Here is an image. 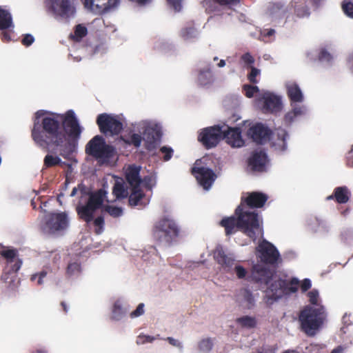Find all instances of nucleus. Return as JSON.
I'll use <instances>...</instances> for the list:
<instances>
[{"mask_svg":"<svg viewBox=\"0 0 353 353\" xmlns=\"http://www.w3.org/2000/svg\"><path fill=\"white\" fill-rule=\"evenodd\" d=\"M61 121L68 137L73 141H77L82 128L72 110L67 111L65 114L46 117L42 119L41 125L34 122L31 136L36 144L48 152L50 146L61 148L60 155L67 159L74 151L75 145L68 141L63 145L65 134L61 130Z\"/></svg>","mask_w":353,"mask_h":353,"instance_id":"nucleus-1","label":"nucleus"},{"mask_svg":"<svg viewBox=\"0 0 353 353\" xmlns=\"http://www.w3.org/2000/svg\"><path fill=\"white\" fill-rule=\"evenodd\" d=\"M78 190L81 196V201L76 208L77 213L80 219L86 223H90L93 219L94 212L103 205L108 192L103 188L94 192L87 190L84 185L79 184L78 188L74 187L72 189L70 196H74Z\"/></svg>","mask_w":353,"mask_h":353,"instance_id":"nucleus-2","label":"nucleus"},{"mask_svg":"<svg viewBox=\"0 0 353 353\" xmlns=\"http://www.w3.org/2000/svg\"><path fill=\"white\" fill-rule=\"evenodd\" d=\"M220 225L225 228L227 236L235 233L238 228L253 241H255L257 236L263 232L262 227H259L258 224L256 215L238 211V208L234 211V216L224 217L220 221Z\"/></svg>","mask_w":353,"mask_h":353,"instance_id":"nucleus-3","label":"nucleus"},{"mask_svg":"<svg viewBox=\"0 0 353 353\" xmlns=\"http://www.w3.org/2000/svg\"><path fill=\"white\" fill-rule=\"evenodd\" d=\"M181 234V228L176 221L170 216L165 215L154 224L152 235L159 245L170 246L176 243Z\"/></svg>","mask_w":353,"mask_h":353,"instance_id":"nucleus-4","label":"nucleus"},{"mask_svg":"<svg viewBox=\"0 0 353 353\" xmlns=\"http://www.w3.org/2000/svg\"><path fill=\"white\" fill-rule=\"evenodd\" d=\"M323 306H305L299 316L301 330L308 336H314L325 319Z\"/></svg>","mask_w":353,"mask_h":353,"instance_id":"nucleus-5","label":"nucleus"},{"mask_svg":"<svg viewBox=\"0 0 353 353\" xmlns=\"http://www.w3.org/2000/svg\"><path fill=\"white\" fill-rule=\"evenodd\" d=\"M299 281L296 278H292L290 281L279 278L272 282L268 290L272 292L266 296V302L272 304L273 301H278L285 295H290L298 291Z\"/></svg>","mask_w":353,"mask_h":353,"instance_id":"nucleus-6","label":"nucleus"},{"mask_svg":"<svg viewBox=\"0 0 353 353\" xmlns=\"http://www.w3.org/2000/svg\"><path fill=\"white\" fill-rule=\"evenodd\" d=\"M268 200V196L261 192H247L241 198L240 204L237 206L238 211L256 214L258 224L259 227H262V219L254 209L263 207Z\"/></svg>","mask_w":353,"mask_h":353,"instance_id":"nucleus-7","label":"nucleus"},{"mask_svg":"<svg viewBox=\"0 0 353 353\" xmlns=\"http://www.w3.org/2000/svg\"><path fill=\"white\" fill-rule=\"evenodd\" d=\"M85 152L96 159H108L113 157L114 148L113 146L106 144L101 136L97 135L88 143Z\"/></svg>","mask_w":353,"mask_h":353,"instance_id":"nucleus-8","label":"nucleus"},{"mask_svg":"<svg viewBox=\"0 0 353 353\" xmlns=\"http://www.w3.org/2000/svg\"><path fill=\"white\" fill-rule=\"evenodd\" d=\"M224 139V130L219 125L202 129L198 135V141L207 150L216 147Z\"/></svg>","mask_w":353,"mask_h":353,"instance_id":"nucleus-9","label":"nucleus"},{"mask_svg":"<svg viewBox=\"0 0 353 353\" xmlns=\"http://www.w3.org/2000/svg\"><path fill=\"white\" fill-rule=\"evenodd\" d=\"M257 258L264 264L275 266L281 261L276 248L266 240H263L256 248Z\"/></svg>","mask_w":353,"mask_h":353,"instance_id":"nucleus-10","label":"nucleus"},{"mask_svg":"<svg viewBox=\"0 0 353 353\" xmlns=\"http://www.w3.org/2000/svg\"><path fill=\"white\" fill-rule=\"evenodd\" d=\"M97 124L99 130L104 134L118 135L123 130V123L110 114L103 113L97 116Z\"/></svg>","mask_w":353,"mask_h":353,"instance_id":"nucleus-11","label":"nucleus"},{"mask_svg":"<svg viewBox=\"0 0 353 353\" xmlns=\"http://www.w3.org/2000/svg\"><path fill=\"white\" fill-rule=\"evenodd\" d=\"M68 218L65 212L51 213L46 219L42 230L47 234H54L68 227Z\"/></svg>","mask_w":353,"mask_h":353,"instance_id":"nucleus-12","label":"nucleus"},{"mask_svg":"<svg viewBox=\"0 0 353 353\" xmlns=\"http://www.w3.org/2000/svg\"><path fill=\"white\" fill-rule=\"evenodd\" d=\"M273 274L274 272L269 268L261 264H255L252 266L250 279L260 287H266L272 280Z\"/></svg>","mask_w":353,"mask_h":353,"instance_id":"nucleus-13","label":"nucleus"},{"mask_svg":"<svg viewBox=\"0 0 353 353\" xmlns=\"http://www.w3.org/2000/svg\"><path fill=\"white\" fill-rule=\"evenodd\" d=\"M52 12L62 18H69L74 15L75 8L72 0H48Z\"/></svg>","mask_w":353,"mask_h":353,"instance_id":"nucleus-14","label":"nucleus"},{"mask_svg":"<svg viewBox=\"0 0 353 353\" xmlns=\"http://www.w3.org/2000/svg\"><path fill=\"white\" fill-rule=\"evenodd\" d=\"M120 0H84V6L92 12L101 14L116 8Z\"/></svg>","mask_w":353,"mask_h":353,"instance_id":"nucleus-15","label":"nucleus"},{"mask_svg":"<svg viewBox=\"0 0 353 353\" xmlns=\"http://www.w3.org/2000/svg\"><path fill=\"white\" fill-rule=\"evenodd\" d=\"M192 174L204 189H209L215 180L216 175L214 172L208 168L194 167L192 169Z\"/></svg>","mask_w":353,"mask_h":353,"instance_id":"nucleus-16","label":"nucleus"},{"mask_svg":"<svg viewBox=\"0 0 353 353\" xmlns=\"http://www.w3.org/2000/svg\"><path fill=\"white\" fill-rule=\"evenodd\" d=\"M271 134L270 130L261 123H256L250 127L247 134L254 142L262 144L265 142Z\"/></svg>","mask_w":353,"mask_h":353,"instance_id":"nucleus-17","label":"nucleus"},{"mask_svg":"<svg viewBox=\"0 0 353 353\" xmlns=\"http://www.w3.org/2000/svg\"><path fill=\"white\" fill-rule=\"evenodd\" d=\"M268 156L263 150L254 151L248 160V165L255 172L265 171Z\"/></svg>","mask_w":353,"mask_h":353,"instance_id":"nucleus-18","label":"nucleus"},{"mask_svg":"<svg viewBox=\"0 0 353 353\" xmlns=\"http://www.w3.org/2000/svg\"><path fill=\"white\" fill-rule=\"evenodd\" d=\"M214 258L218 264L226 272H230L235 259L232 254H227L222 247H216L214 251Z\"/></svg>","mask_w":353,"mask_h":353,"instance_id":"nucleus-19","label":"nucleus"},{"mask_svg":"<svg viewBox=\"0 0 353 353\" xmlns=\"http://www.w3.org/2000/svg\"><path fill=\"white\" fill-rule=\"evenodd\" d=\"M224 130V139L227 143L233 148L242 147L245 142L241 137V130L239 128H230L227 126Z\"/></svg>","mask_w":353,"mask_h":353,"instance_id":"nucleus-20","label":"nucleus"},{"mask_svg":"<svg viewBox=\"0 0 353 353\" xmlns=\"http://www.w3.org/2000/svg\"><path fill=\"white\" fill-rule=\"evenodd\" d=\"M0 254L6 260L8 264L14 263L11 265V270L14 272H17L21 267L22 261L17 258V251L15 249H8L0 244Z\"/></svg>","mask_w":353,"mask_h":353,"instance_id":"nucleus-21","label":"nucleus"},{"mask_svg":"<svg viewBox=\"0 0 353 353\" xmlns=\"http://www.w3.org/2000/svg\"><path fill=\"white\" fill-rule=\"evenodd\" d=\"M282 108L281 99L273 94H268L263 97V112L265 113H276Z\"/></svg>","mask_w":353,"mask_h":353,"instance_id":"nucleus-22","label":"nucleus"},{"mask_svg":"<svg viewBox=\"0 0 353 353\" xmlns=\"http://www.w3.org/2000/svg\"><path fill=\"white\" fill-rule=\"evenodd\" d=\"M141 167L136 165L128 166L125 172V179L131 188H138L142 183V179L140 176Z\"/></svg>","mask_w":353,"mask_h":353,"instance_id":"nucleus-23","label":"nucleus"},{"mask_svg":"<svg viewBox=\"0 0 353 353\" xmlns=\"http://www.w3.org/2000/svg\"><path fill=\"white\" fill-rule=\"evenodd\" d=\"M351 192L346 186H339L334 188L333 194L327 197V200H333L340 204L349 201Z\"/></svg>","mask_w":353,"mask_h":353,"instance_id":"nucleus-24","label":"nucleus"},{"mask_svg":"<svg viewBox=\"0 0 353 353\" xmlns=\"http://www.w3.org/2000/svg\"><path fill=\"white\" fill-rule=\"evenodd\" d=\"M128 202L131 206L145 207L148 201L145 199V194L140 187L131 188V194L129 196Z\"/></svg>","mask_w":353,"mask_h":353,"instance_id":"nucleus-25","label":"nucleus"},{"mask_svg":"<svg viewBox=\"0 0 353 353\" xmlns=\"http://www.w3.org/2000/svg\"><path fill=\"white\" fill-rule=\"evenodd\" d=\"M287 94L291 102V105L303 101V93L296 83H289L286 85Z\"/></svg>","mask_w":353,"mask_h":353,"instance_id":"nucleus-26","label":"nucleus"},{"mask_svg":"<svg viewBox=\"0 0 353 353\" xmlns=\"http://www.w3.org/2000/svg\"><path fill=\"white\" fill-rule=\"evenodd\" d=\"M160 133L159 131L153 128L148 129L145 131V148L148 151H152L157 148V142L160 139Z\"/></svg>","mask_w":353,"mask_h":353,"instance_id":"nucleus-27","label":"nucleus"},{"mask_svg":"<svg viewBox=\"0 0 353 353\" xmlns=\"http://www.w3.org/2000/svg\"><path fill=\"white\" fill-rule=\"evenodd\" d=\"M112 194L117 199H123L128 196L127 187L122 179L116 180L112 188Z\"/></svg>","mask_w":353,"mask_h":353,"instance_id":"nucleus-28","label":"nucleus"},{"mask_svg":"<svg viewBox=\"0 0 353 353\" xmlns=\"http://www.w3.org/2000/svg\"><path fill=\"white\" fill-rule=\"evenodd\" d=\"M120 140L128 145H133L134 148H138L141 146L143 138L137 133H132L129 135H121Z\"/></svg>","mask_w":353,"mask_h":353,"instance_id":"nucleus-29","label":"nucleus"},{"mask_svg":"<svg viewBox=\"0 0 353 353\" xmlns=\"http://www.w3.org/2000/svg\"><path fill=\"white\" fill-rule=\"evenodd\" d=\"M11 27H13L11 14L0 6V30H5Z\"/></svg>","mask_w":353,"mask_h":353,"instance_id":"nucleus-30","label":"nucleus"},{"mask_svg":"<svg viewBox=\"0 0 353 353\" xmlns=\"http://www.w3.org/2000/svg\"><path fill=\"white\" fill-rule=\"evenodd\" d=\"M214 81L212 70L210 68L201 70L198 74L197 82L199 85L205 86L211 84Z\"/></svg>","mask_w":353,"mask_h":353,"instance_id":"nucleus-31","label":"nucleus"},{"mask_svg":"<svg viewBox=\"0 0 353 353\" xmlns=\"http://www.w3.org/2000/svg\"><path fill=\"white\" fill-rule=\"evenodd\" d=\"M292 110L287 112L284 117V122L286 125L291 124L296 117L303 114V106L299 105H293Z\"/></svg>","mask_w":353,"mask_h":353,"instance_id":"nucleus-32","label":"nucleus"},{"mask_svg":"<svg viewBox=\"0 0 353 353\" xmlns=\"http://www.w3.org/2000/svg\"><path fill=\"white\" fill-rule=\"evenodd\" d=\"M278 142H274L273 145L276 149L280 151H285L287 148L286 139L288 137V132L283 129L277 130Z\"/></svg>","mask_w":353,"mask_h":353,"instance_id":"nucleus-33","label":"nucleus"},{"mask_svg":"<svg viewBox=\"0 0 353 353\" xmlns=\"http://www.w3.org/2000/svg\"><path fill=\"white\" fill-rule=\"evenodd\" d=\"M62 161L59 156L48 154L43 159V169H48L62 164Z\"/></svg>","mask_w":353,"mask_h":353,"instance_id":"nucleus-34","label":"nucleus"},{"mask_svg":"<svg viewBox=\"0 0 353 353\" xmlns=\"http://www.w3.org/2000/svg\"><path fill=\"white\" fill-rule=\"evenodd\" d=\"M236 321L242 327L250 329L255 327L257 323L256 318L250 316H243L237 318Z\"/></svg>","mask_w":353,"mask_h":353,"instance_id":"nucleus-35","label":"nucleus"},{"mask_svg":"<svg viewBox=\"0 0 353 353\" xmlns=\"http://www.w3.org/2000/svg\"><path fill=\"white\" fill-rule=\"evenodd\" d=\"M88 34L86 27L81 24H78L75 26L74 34L70 35V38L74 41H80Z\"/></svg>","mask_w":353,"mask_h":353,"instance_id":"nucleus-36","label":"nucleus"},{"mask_svg":"<svg viewBox=\"0 0 353 353\" xmlns=\"http://www.w3.org/2000/svg\"><path fill=\"white\" fill-rule=\"evenodd\" d=\"M125 313L126 311L123 307L121 302L120 301H115L112 308V319L120 320Z\"/></svg>","mask_w":353,"mask_h":353,"instance_id":"nucleus-37","label":"nucleus"},{"mask_svg":"<svg viewBox=\"0 0 353 353\" xmlns=\"http://www.w3.org/2000/svg\"><path fill=\"white\" fill-rule=\"evenodd\" d=\"M100 209L108 212L111 216L114 218L119 217L123 214V209L121 207L103 204Z\"/></svg>","mask_w":353,"mask_h":353,"instance_id":"nucleus-38","label":"nucleus"},{"mask_svg":"<svg viewBox=\"0 0 353 353\" xmlns=\"http://www.w3.org/2000/svg\"><path fill=\"white\" fill-rule=\"evenodd\" d=\"M243 300L247 303L248 308H251L254 305V298L252 292L246 288L242 289L240 292Z\"/></svg>","mask_w":353,"mask_h":353,"instance_id":"nucleus-39","label":"nucleus"},{"mask_svg":"<svg viewBox=\"0 0 353 353\" xmlns=\"http://www.w3.org/2000/svg\"><path fill=\"white\" fill-rule=\"evenodd\" d=\"M213 347L212 340L210 338L202 339L198 345L199 351L205 353H209Z\"/></svg>","mask_w":353,"mask_h":353,"instance_id":"nucleus-40","label":"nucleus"},{"mask_svg":"<svg viewBox=\"0 0 353 353\" xmlns=\"http://www.w3.org/2000/svg\"><path fill=\"white\" fill-rule=\"evenodd\" d=\"M180 35L183 39L188 40L196 37V30L194 27L184 28L181 30Z\"/></svg>","mask_w":353,"mask_h":353,"instance_id":"nucleus-41","label":"nucleus"},{"mask_svg":"<svg viewBox=\"0 0 353 353\" xmlns=\"http://www.w3.org/2000/svg\"><path fill=\"white\" fill-rule=\"evenodd\" d=\"M93 221V225L95 227L94 228V232L97 234H100L103 231L104 228V218L103 216H99L95 219H92L91 221Z\"/></svg>","mask_w":353,"mask_h":353,"instance_id":"nucleus-42","label":"nucleus"},{"mask_svg":"<svg viewBox=\"0 0 353 353\" xmlns=\"http://www.w3.org/2000/svg\"><path fill=\"white\" fill-rule=\"evenodd\" d=\"M341 8L344 13L350 18L353 19V3L343 0L341 4Z\"/></svg>","mask_w":353,"mask_h":353,"instance_id":"nucleus-43","label":"nucleus"},{"mask_svg":"<svg viewBox=\"0 0 353 353\" xmlns=\"http://www.w3.org/2000/svg\"><path fill=\"white\" fill-rule=\"evenodd\" d=\"M245 95L248 98H252L255 94L259 92V89L256 85L245 84L243 87Z\"/></svg>","mask_w":353,"mask_h":353,"instance_id":"nucleus-44","label":"nucleus"},{"mask_svg":"<svg viewBox=\"0 0 353 353\" xmlns=\"http://www.w3.org/2000/svg\"><path fill=\"white\" fill-rule=\"evenodd\" d=\"M81 272V265L77 262L69 263L67 267L66 272L69 276L79 274Z\"/></svg>","mask_w":353,"mask_h":353,"instance_id":"nucleus-45","label":"nucleus"},{"mask_svg":"<svg viewBox=\"0 0 353 353\" xmlns=\"http://www.w3.org/2000/svg\"><path fill=\"white\" fill-rule=\"evenodd\" d=\"M155 340V337L140 334L137 338L136 343L137 345H143L147 343H152Z\"/></svg>","mask_w":353,"mask_h":353,"instance_id":"nucleus-46","label":"nucleus"},{"mask_svg":"<svg viewBox=\"0 0 353 353\" xmlns=\"http://www.w3.org/2000/svg\"><path fill=\"white\" fill-rule=\"evenodd\" d=\"M142 183L147 190H151L156 184V180L152 176H145L142 179Z\"/></svg>","mask_w":353,"mask_h":353,"instance_id":"nucleus-47","label":"nucleus"},{"mask_svg":"<svg viewBox=\"0 0 353 353\" xmlns=\"http://www.w3.org/2000/svg\"><path fill=\"white\" fill-rule=\"evenodd\" d=\"M295 14L299 17H307L310 14L309 8L307 6H299L295 7Z\"/></svg>","mask_w":353,"mask_h":353,"instance_id":"nucleus-48","label":"nucleus"},{"mask_svg":"<svg viewBox=\"0 0 353 353\" xmlns=\"http://www.w3.org/2000/svg\"><path fill=\"white\" fill-rule=\"evenodd\" d=\"M160 152L163 154V160L165 161H169L173 155V150L170 147L163 146L160 148Z\"/></svg>","mask_w":353,"mask_h":353,"instance_id":"nucleus-49","label":"nucleus"},{"mask_svg":"<svg viewBox=\"0 0 353 353\" xmlns=\"http://www.w3.org/2000/svg\"><path fill=\"white\" fill-rule=\"evenodd\" d=\"M260 74V70L251 67V71L248 75V79L252 83H257L258 81L256 79V77Z\"/></svg>","mask_w":353,"mask_h":353,"instance_id":"nucleus-50","label":"nucleus"},{"mask_svg":"<svg viewBox=\"0 0 353 353\" xmlns=\"http://www.w3.org/2000/svg\"><path fill=\"white\" fill-rule=\"evenodd\" d=\"M48 272L46 270H42L39 273L32 274L31 276V281H34L36 279H37V284L41 285L43 284V279L47 276Z\"/></svg>","mask_w":353,"mask_h":353,"instance_id":"nucleus-51","label":"nucleus"},{"mask_svg":"<svg viewBox=\"0 0 353 353\" xmlns=\"http://www.w3.org/2000/svg\"><path fill=\"white\" fill-rule=\"evenodd\" d=\"M309 301L311 304L316 305L319 299V292L316 290H312L307 293Z\"/></svg>","mask_w":353,"mask_h":353,"instance_id":"nucleus-52","label":"nucleus"},{"mask_svg":"<svg viewBox=\"0 0 353 353\" xmlns=\"http://www.w3.org/2000/svg\"><path fill=\"white\" fill-rule=\"evenodd\" d=\"M234 271L236 276L240 279H244L248 273L247 270L243 266L239 265L235 266Z\"/></svg>","mask_w":353,"mask_h":353,"instance_id":"nucleus-53","label":"nucleus"},{"mask_svg":"<svg viewBox=\"0 0 353 353\" xmlns=\"http://www.w3.org/2000/svg\"><path fill=\"white\" fill-rule=\"evenodd\" d=\"M144 313V304L139 303L135 310L130 313L131 318L138 317Z\"/></svg>","mask_w":353,"mask_h":353,"instance_id":"nucleus-54","label":"nucleus"},{"mask_svg":"<svg viewBox=\"0 0 353 353\" xmlns=\"http://www.w3.org/2000/svg\"><path fill=\"white\" fill-rule=\"evenodd\" d=\"M332 59V55L325 49H323L321 50L319 55V59L321 61H330Z\"/></svg>","mask_w":353,"mask_h":353,"instance_id":"nucleus-55","label":"nucleus"},{"mask_svg":"<svg viewBox=\"0 0 353 353\" xmlns=\"http://www.w3.org/2000/svg\"><path fill=\"white\" fill-rule=\"evenodd\" d=\"M34 41V38L32 34H26L23 36L21 43L25 46H30Z\"/></svg>","mask_w":353,"mask_h":353,"instance_id":"nucleus-56","label":"nucleus"},{"mask_svg":"<svg viewBox=\"0 0 353 353\" xmlns=\"http://www.w3.org/2000/svg\"><path fill=\"white\" fill-rule=\"evenodd\" d=\"M167 2L175 11H179L181 10V0H167Z\"/></svg>","mask_w":353,"mask_h":353,"instance_id":"nucleus-57","label":"nucleus"},{"mask_svg":"<svg viewBox=\"0 0 353 353\" xmlns=\"http://www.w3.org/2000/svg\"><path fill=\"white\" fill-rule=\"evenodd\" d=\"M241 60L246 64L250 65L254 63V57L249 53H245L241 56Z\"/></svg>","mask_w":353,"mask_h":353,"instance_id":"nucleus-58","label":"nucleus"},{"mask_svg":"<svg viewBox=\"0 0 353 353\" xmlns=\"http://www.w3.org/2000/svg\"><path fill=\"white\" fill-rule=\"evenodd\" d=\"M312 286L311 281L309 279H305L301 284V289L303 292L307 291Z\"/></svg>","mask_w":353,"mask_h":353,"instance_id":"nucleus-59","label":"nucleus"},{"mask_svg":"<svg viewBox=\"0 0 353 353\" xmlns=\"http://www.w3.org/2000/svg\"><path fill=\"white\" fill-rule=\"evenodd\" d=\"M256 353H275V352L274 349L271 346L263 345L257 350Z\"/></svg>","mask_w":353,"mask_h":353,"instance_id":"nucleus-60","label":"nucleus"},{"mask_svg":"<svg viewBox=\"0 0 353 353\" xmlns=\"http://www.w3.org/2000/svg\"><path fill=\"white\" fill-rule=\"evenodd\" d=\"M221 6H228L236 3L238 0H213Z\"/></svg>","mask_w":353,"mask_h":353,"instance_id":"nucleus-61","label":"nucleus"},{"mask_svg":"<svg viewBox=\"0 0 353 353\" xmlns=\"http://www.w3.org/2000/svg\"><path fill=\"white\" fill-rule=\"evenodd\" d=\"M1 39L4 42H8L11 40L10 34L8 32L3 31L1 34Z\"/></svg>","mask_w":353,"mask_h":353,"instance_id":"nucleus-62","label":"nucleus"},{"mask_svg":"<svg viewBox=\"0 0 353 353\" xmlns=\"http://www.w3.org/2000/svg\"><path fill=\"white\" fill-rule=\"evenodd\" d=\"M274 33H275V30L274 29H272V28H270V29H265L263 32V35L264 37H270L274 35Z\"/></svg>","mask_w":353,"mask_h":353,"instance_id":"nucleus-63","label":"nucleus"},{"mask_svg":"<svg viewBox=\"0 0 353 353\" xmlns=\"http://www.w3.org/2000/svg\"><path fill=\"white\" fill-rule=\"evenodd\" d=\"M167 340L169 342V343L171 344L172 345H174V346H179L180 345V343L177 340H176L172 337H168Z\"/></svg>","mask_w":353,"mask_h":353,"instance_id":"nucleus-64","label":"nucleus"}]
</instances>
